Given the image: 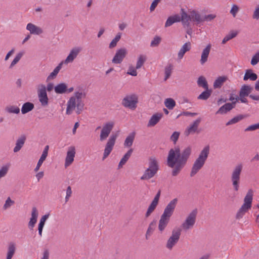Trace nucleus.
<instances>
[{"mask_svg": "<svg viewBox=\"0 0 259 259\" xmlns=\"http://www.w3.org/2000/svg\"><path fill=\"white\" fill-rule=\"evenodd\" d=\"M192 153V148L188 146L181 151L179 147L169 150L167 158V165L172 168L171 175L177 176L186 164Z\"/></svg>", "mask_w": 259, "mask_h": 259, "instance_id": "obj_1", "label": "nucleus"}, {"mask_svg": "<svg viewBox=\"0 0 259 259\" xmlns=\"http://www.w3.org/2000/svg\"><path fill=\"white\" fill-rule=\"evenodd\" d=\"M86 97V93L82 89L76 91L67 103L66 114L70 115L74 110L76 108V112L77 114H80L83 109L84 103L82 99Z\"/></svg>", "mask_w": 259, "mask_h": 259, "instance_id": "obj_2", "label": "nucleus"}, {"mask_svg": "<svg viewBox=\"0 0 259 259\" xmlns=\"http://www.w3.org/2000/svg\"><path fill=\"white\" fill-rule=\"evenodd\" d=\"M209 153V147H204L194 161L190 171V177H194L203 167Z\"/></svg>", "mask_w": 259, "mask_h": 259, "instance_id": "obj_3", "label": "nucleus"}, {"mask_svg": "<svg viewBox=\"0 0 259 259\" xmlns=\"http://www.w3.org/2000/svg\"><path fill=\"white\" fill-rule=\"evenodd\" d=\"M159 170V164L157 159L151 157L149 159L148 167L145 170L141 177L142 180H148L153 178Z\"/></svg>", "mask_w": 259, "mask_h": 259, "instance_id": "obj_4", "label": "nucleus"}, {"mask_svg": "<svg viewBox=\"0 0 259 259\" xmlns=\"http://www.w3.org/2000/svg\"><path fill=\"white\" fill-rule=\"evenodd\" d=\"M253 199V191L251 189L248 191L244 199V203L236 214V219L242 218L244 214L251 207Z\"/></svg>", "mask_w": 259, "mask_h": 259, "instance_id": "obj_5", "label": "nucleus"}, {"mask_svg": "<svg viewBox=\"0 0 259 259\" xmlns=\"http://www.w3.org/2000/svg\"><path fill=\"white\" fill-rule=\"evenodd\" d=\"M243 169L242 164L236 165L232 172L231 179L232 183L234 189L237 191L239 187V182L240 179V175Z\"/></svg>", "mask_w": 259, "mask_h": 259, "instance_id": "obj_6", "label": "nucleus"}, {"mask_svg": "<svg viewBox=\"0 0 259 259\" xmlns=\"http://www.w3.org/2000/svg\"><path fill=\"white\" fill-rule=\"evenodd\" d=\"M138 102V96L135 94L126 95L122 100L121 105L131 110H135Z\"/></svg>", "mask_w": 259, "mask_h": 259, "instance_id": "obj_7", "label": "nucleus"}, {"mask_svg": "<svg viewBox=\"0 0 259 259\" xmlns=\"http://www.w3.org/2000/svg\"><path fill=\"white\" fill-rule=\"evenodd\" d=\"M197 214V209H194L187 215L181 225L184 230L187 231L193 227L196 223Z\"/></svg>", "mask_w": 259, "mask_h": 259, "instance_id": "obj_8", "label": "nucleus"}, {"mask_svg": "<svg viewBox=\"0 0 259 259\" xmlns=\"http://www.w3.org/2000/svg\"><path fill=\"white\" fill-rule=\"evenodd\" d=\"M37 96L38 100L43 107H46L49 104V98L46 92V87L44 84L38 85L37 89Z\"/></svg>", "mask_w": 259, "mask_h": 259, "instance_id": "obj_9", "label": "nucleus"}, {"mask_svg": "<svg viewBox=\"0 0 259 259\" xmlns=\"http://www.w3.org/2000/svg\"><path fill=\"white\" fill-rule=\"evenodd\" d=\"M114 123L113 121L107 122L103 125L99 137L100 141H104L109 137L114 127Z\"/></svg>", "mask_w": 259, "mask_h": 259, "instance_id": "obj_10", "label": "nucleus"}, {"mask_svg": "<svg viewBox=\"0 0 259 259\" xmlns=\"http://www.w3.org/2000/svg\"><path fill=\"white\" fill-rule=\"evenodd\" d=\"M116 138V135H112L108 139L104 150L103 160L106 159L112 151Z\"/></svg>", "mask_w": 259, "mask_h": 259, "instance_id": "obj_11", "label": "nucleus"}, {"mask_svg": "<svg viewBox=\"0 0 259 259\" xmlns=\"http://www.w3.org/2000/svg\"><path fill=\"white\" fill-rule=\"evenodd\" d=\"M178 201L177 198H175L171 200L164 208L162 215L170 218L174 212Z\"/></svg>", "mask_w": 259, "mask_h": 259, "instance_id": "obj_12", "label": "nucleus"}, {"mask_svg": "<svg viewBox=\"0 0 259 259\" xmlns=\"http://www.w3.org/2000/svg\"><path fill=\"white\" fill-rule=\"evenodd\" d=\"M126 50L124 48L117 50L112 60V63L117 64H120L126 56Z\"/></svg>", "mask_w": 259, "mask_h": 259, "instance_id": "obj_13", "label": "nucleus"}, {"mask_svg": "<svg viewBox=\"0 0 259 259\" xmlns=\"http://www.w3.org/2000/svg\"><path fill=\"white\" fill-rule=\"evenodd\" d=\"M75 155V148L74 146H70L68 148L65 161V167L70 165L74 161Z\"/></svg>", "mask_w": 259, "mask_h": 259, "instance_id": "obj_14", "label": "nucleus"}, {"mask_svg": "<svg viewBox=\"0 0 259 259\" xmlns=\"http://www.w3.org/2000/svg\"><path fill=\"white\" fill-rule=\"evenodd\" d=\"M81 51V48L80 47H75L73 48L70 52L69 55L64 61L63 63L67 64L72 63L74 60L77 57V55Z\"/></svg>", "mask_w": 259, "mask_h": 259, "instance_id": "obj_15", "label": "nucleus"}, {"mask_svg": "<svg viewBox=\"0 0 259 259\" xmlns=\"http://www.w3.org/2000/svg\"><path fill=\"white\" fill-rule=\"evenodd\" d=\"M201 122V118H198L191 123L185 130V135L186 136H189L191 134H194L197 132L198 126Z\"/></svg>", "mask_w": 259, "mask_h": 259, "instance_id": "obj_16", "label": "nucleus"}, {"mask_svg": "<svg viewBox=\"0 0 259 259\" xmlns=\"http://www.w3.org/2000/svg\"><path fill=\"white\" fill-rule=\"evenodd\" d=\"M38 215V212L37 208L35 207H33L32 208V211L31 213V218L28 223V227L30 229H32L35 226L37 222V217Z\"/></svg>", "mask_w": 259, "mask_h": 259, "instance_id": "obj_17", "label": "nucleus"}, {"mask_svg": "<svg viewBox=\"0 0 259 259\" xmlns=\"http://www.w3.org/2000/svg\"><path fill=\"white\" fill-rule=\"evenodd\" d=\"M49 149V146L48 145H47L45 146V147L43 150L42 153V154L37 163V165H36L35 168L34 169V170L35 172L39 170V169L40 167L41 166V165H42V163L46 160V159L48 156Z\"/></svg>", "mask_w": 259, "mask_h": 259, "instance_id": "obj_18", "label": "nucleus"}, {"mask_svg": "<svg viewBox=\"0 0 259 259\" xmlns=\"http://www.w3.org/2000/svg\"><path fill=\"white\" fill-rule=\"evenodd\" d=\"M170 218L169 217L161 215L159 221L158 223V230L161 233L162 232L166 226H167L169 221Z\"/></svg>", "mask_w": 259, "mask_h": 259, "instance_id": "obj_19", "label": "nucleus"}, {"mask_svg": "<svg viewBox=\"0 0 259 259\" xmlns=\"http://www.w3.org/2000/svg\"><path fill=\"white\" fill-rule=\"evenodd\" d=\"M26 29L32 34L39 35L43 32V30L40 27L31 23L27 24Z\"/></svg>", "mask_w": 259, "mask_h": 259, "instance_id": "obj_20", "label": "nucleus"}, {"mask_svg": "<svg viewBox=\"0 0 259 259\" xmlns=\"http://www.w3.org/2000/svg\"><path fill=\"white\" fill-rule=\"evenodd\" d=\"M26 140V138L24 135H21L16 140L15 146L13 149L14 153L19 151L23 147Z\"/></svg>", "mask_w": 259, "mask_h": 259, "instance_id": "obj_21", "label": "nucleus"}, {"mask_svg": "<svg viewBox=\"0 0 259 259\" xmlns=\"http://www.w3.org/2000/svg\"><path fill=\"white\" fill-rule=\"evenodd\" d=\"M182 229L180 228H175L172 231L171 236L169 238L167 243H175L179 240L181 235Z\"/></svg>", "mask_w": 259, "mask_h": 259, "instance_id": "obj_22", "label": "nucleus"}, {"mask_svg": "<svg viewBox=\"0 0 259 259\" xmlns=\"http://www.w3.org/2000/svg\"><path fill=\"white\" fill-rule=\"evenodd\" d=\"M163 116L162 113H156L153 114L150 118L147 126L149 127L155 126Z\"/></svg>", "mask_w": 259, "mask_h": 259, "instance_id": "obj_23", "label": "nucleus"}, {"mask_svg": "<svg viewBox=\"0 0 259 259\" xmlns=\"http://www.w3.org/2000/svg\"><path fill=\"white\" fill-rule=\"evenodd\" d=\"M210 49L211 45L209 44L203 50L200 60V62L201 65H203L207 61L208 57L210 51Z\"/></svg>", "mask_w": 259, "mask_h": 259, "instance_id": "obj_24", "label": "nucleus"}, {"mask_svg": "<svg viewBox=\"0 0 259 259\" xmlns=\"http://www.w3.org/2000/svg\"><path fill=\"white\" fill-rule=\"evenodd\" d=\"M234 108V103L230 104L227 103L221 106L217 111L216 114H224L231 111Z\"/></svg>", "mask_w": 259, "mask_h": 259, "instance_id": "obj_25", "label": "nucleus"}, {"mask_svg": "<svg viewBox=\"0 0 259 259\" xmlns=\"http://www.w3.org/2000/svg\"><path fill=\"white\" fill-rule=\"evenodd\" d=\"M191 49V43L190 42L184 44L180 50L178 56L179 59H182L185 54Z\"/></svg>", "mask_w": 259, "mask_h": 259, "instance_id": "obj_26", "label": "nucleus"}, {"mask_svg": "<svg viewBox=\"0 0 259 259\" xmlns=\"http://www.w3.org/2000/svg\"><path fill=\"white\" fill-rule=\"evenodd\" d=\"M228 77L226 76H221L218 77L214 81L213 87L214 89H220L227 81Z\"/></svg>", "mask_w": 259, "mask_h": 259, "instance_id": "obj_27", "label": "nucleus"}, {"mask_svg": "<svg viewBox=\"0 0 259 259\" xmlns=\"http://www.w3.org/2000/svg\"><path fill=\"white\" fill-rule=\"evenodd\" d=\"M257 78V75L255 73L252 72V70L247 69L246 70L243 77L244 80L245 81L249 79L250 80L255 81Z\"/></svg>", "mask_w": 259, "mask_h": 259, "instance_id": "obj_28", "label": "nucleus"}, {"mask_svg": "<svg viewBox=\"0 0 259 259\" xmlns=\"http://www.w3.org/2000/svg\"><path fill=\"white\" fill-rule=\"evenodd\" d=\"M180 20L181 18L178 15H175L172 16H170L167 18L165 23V27H169L172 25L175 22H180Z\"/></svg>", "mask_w": 259, "mask_h": 259, "instance_id": "obj_29", "label": "nucleus"}, {"mask_svg": "<svg viewBox=\"0 0 259 259\" xmlns=\"http://www.w3.org/2000/svg\"><path fill=\"white\" fill-rule=\"evenodd\" d=\"M252 90V88L250 85L244 84L240 89L239 96H249V94Z\"/></svg>", "mask_w": 259, "mask_h": 259, "instance_id": "obj_30", "label": "nucleus"}, {"mask_svg": "<svg viewBox=\"0 0 259 259\" xmlns=\"http://www.w3.org/2000/svg\"><path fill=\"white\" fill-rule=\"evenodd\" d=\"M190 18H191L192 21L196 22L197 24L204 21L203 17H202L200 15L195 11H192L190 12Z\"/></svg>", "mask_w": 259, "mask_h": 259, "instance_id": "obj_31", "label": "nucleus"}, {"mask_svg": "<svg viewBox=\"0 0 259 259\" xmlns=\"http://www.w3.org/2000/svg\"><path fill=\"white\" fill-rule=\"evenodd\" d=\"M63 64V62H61L59 64V65L54 69L53 72H52L50 74V75L47 77V80H50L56 78L58 73L62 68Z\"/></svg>", "mask_w": 259, "mask_h": 259, "instance_id": "obj_32", "label": "nucleus"}, {"mask_svg": "<svg viewBox=\"0 0 259 259\" xmlns=\"http://www.w3.org/2000/svg\"><path fill=\"white\" fill-rule=\"evenodd\" d=\"M54 90L57 94H62L65 93L67 91V85L65 83H59L55 87Z\"/></svg>", "mask_w": 259, "mask_h": 259, "instance_id": "obj_33", "label": "nucleus"}, {"mask_svg": "<svg viewBox=\"0 0 259 259\" xmlns=\"http://www.w3.org/2000/svg\"><path fill=\"white\" fill-rule=\"evenodd\" d=\"M133 152V149H130L123 156V157L120 160L119 164H118V168H120L122 167V166L127 162L130 157H131L132 153Z\"/></svg>", "mask_w": 259, "mask_h": 259, "instance_id": "obj_34", "label": "nucleus"}, {"mask_svg": "<svg viewBox=\"0 0 259 259\" xmlns=\"http://www.w3.org/2000/svg\"><path fill=\"white\" fill-rule=\"evenodd\" d=\"M135 135L136 133L135 132H132L126 138L124 142V146L125 147H130L132 146L135 139Z\"/></svg>", "mask_w": 259, "mask_h": 259, "instance_id": "obj_35", "label": "nucleus"}, {"mask_svg": "<svg viewBox=\"0 0 259 259\" xmlns=\"http://www.w3.org/2000/svg\"><path fill=\"white\" fill-rule=\"evenodd\" d=\"M34 107V104L30 102L25 103L22 106L21 112L26 114L31 111Z\"/></svg>", "mask_w": 259, "mask_h": 259, "instance_id": "obj_36", "label": "nucleus"}, {"mask_svg": "<svg viewBox=\"0 0 259 259\" xmlns=\"http://www.w3.org/2000/svg\"><path fill=\"white\" fill-rule=\"evenodd\" d=\"M245 117H246V116L245 115L239 114V115L234 117L233 118L230 119L229 121H228L226 123V125L227 126H228L230 125L235 124V123L239 122L243 119H244Z\"/></svg>", "mask_w": 259, "mask_h": 259, "instance_id": "obj_37", "label": "nucleus"}, {"mask_svg": "<svg viewBox=\"0 0 259 259\" xmlns=\"http://www.w3.org/2000/svg\"><path fill=\"white\" fill-rule=\"evenodd\" d=\"M173 69V66L171 64H168L164 68V80L166 81L170 76Z\"/></svg>", "mask_w": 259, "mask_h": 259, "instance_id": "obj_38", "label": "nucleus"}, {"mask_svg": "<svg viewBox=\"0 0 259 259\" xmlns=\"http://www.w3.org/2000/svg\"><path fill=\"white\" fill-rule=\"evenodd\" d=\"M197 84L199 87H202L205 90H207L208 88L207 82L205 78L203 76L198 77Z\"/></svg>", "mask_w": 259, "mask_h": 259, "instance_id": "obj_39", "label": "nucleus"}, {"mask_svg": "<svg viewBox=\"0 0 259 259\" xmlns=\"http://www.w3.org/2000/svg\"><path fill=\"white\" fill-rule=\"evenodd\" d=\"M181 20L184 25L188 27L190 25L189 21L191 20L190 14L188 15L186 12H183L181 15Z\"/></svg>", "mask_w": 259, "mask_h": 259, "instance_id": "obj_40", "label": "nucleus"}, {"mask_svg": "<svg viewBox=\"0 0 259 259\" xmlns=\"http://www.w3.org/2000/svg\"><path fill=\"white\" fill-rule=\"evenodd\" d=\"M156 221L155 220H153L150 223L148 226L146 234V238H148V236H150L153 233L156 228Z\"/></svg>", "mask_w": 259, "mask_h": 259, "instance_id": "obj_41", "label": "nucleus"}, {"mask_svg": "<svg viewBox=\"0 0 259 259\" xmlns=\"http://www.w3.org/2000/svg\"><path fill=\"white\" fill-rule=\"evenodd\" d=\"M176 104L175 101L172 98H167L164 101V105L169 110L173 109Z\"/></svg>", "mask_w": 259, "mask_h": 259, "instance_id": "obj_42", "label": "nucleus"}, {"mask_svg": "<svg viewBox=\"0 0 259 259\" xmlns=\"http://www.w3.org/2000/svg\"><path fill=\"white\" fill-rule=\"evenodd\" d=\"M211 94V91L209 90L208 88L207 90H205V91H203L201 94H200L197 98L199 100H206L209 98Z\"/></svg>", "mask_w": 259, "mask_h": 259, "instance_id": "obj_43", "label": "nucleus"}, {"mask_svg": "<svg viewBox=\"0 0 259 259\" xmlns=\"http://www.w3.org/2000/svg\"><path fill=\"white\" fill-rule=\"evenodd\" d=\"M5 110L9 113L19 114L20 113L19 108L14 105L7 106L5 108Z\"/></svg>", "mask_w": 259, "mask_h": 259, "instance_id": "obj_44", "label": "nucleus"}, {"mask_svg": "<svg viewBox=\"0 0 259 259\" xmlns=\"http://www.w3.org/2000/svg\"><path fill=\"white\" fill-rule=\"evenodd\" d=\"M157 204H158L157 203L154 202L153 201H152V202L149 206V207L147 209V210L145 213L146 218H148L151 215V214L153 212V211L156 208Z\"/></svg>", "mask_w": 259, "mask_h": 259, "instance_id": "obj_45", "label": "nucleus"}, {"mask_svg": "<svg viewBox=\"0 0 259 259\" xmlns=\"http://www.w3.org/2000/svg\"><path fill=\"white\" fill-rule=\"evenodd\" d=\"M238 31H231L228 34H227L223 39L222 44H225L229 40L234 38L238 34Z\"/></svg>", "mask_w": 259, "mask_h": 259, "instance_id": "obj_46", "label": "nucleus"}, {"mask_svg": "<svg viewBox=\"0 0 259 259\" xmlns=\"http://www.w3.org/2000/svg\"><path fill=\"white\" fill-rule=\"evenodd\" d=\"M24 54V52H20L17 54L16 56L15 57L14 59L11 62L9 68H12L20 61Z\"/></svg>", "mask_w": 259, "mask_h": 259, "instance_id": "obj_47", "label": "nucleus"}, {"mask_svg": "<svg viewBox=\"0 0 259 259\" xmlns=\"http://www.w3.org/2000/svg\"><path fill=\"white\" fill-rule=\"evenodd\" d=\"M146 60V57L143 55H140L138 58L136 64V68L139 69L141 68Z\"/></svg>", "mask_w": 259, "mask_h": 259, "instance_id": "obj_48", "label": "nucleus"}, {"mask_svg": "<svg viewBox=\"0 0 259 259\" xmlns=\"http://www.w3.org/2000/svg\"><path fill=\"white\" fill-rule=\"evenodd\" d=\"M121 36V33L118 32L115 37L112 40L111 42L109 44V48L110 49H112L116 47L117 43L120 40Z\"/></svg>", "mask_w": 259, "mask_h": 259, "instance_id": "obj_49", "label": "nucleus"}, {"mask_svg": "<svg viewBox=\"0 0 259 259\" xmlns=\"http://www.w3.org/2000/svg\"><path fill=\"white\" fill-rule=\"evenodd\" d=\"M16 247L13 244H11L8 250L6 259H11L15 253Z\"/></svg>", "mask_w": 259, "mask_h": 259, "instance_id": "obj_50", "label": "nucleus"}, {"mask_svg": "<svg viewBox=\"0 0 259 259\" xmlns=\"http://www.w3.org/2000/svg\"><path fill=\"white\" fill-rule=\"evenodd\" d=\"M10 166V164L3 165L0 169V179L4 177L8 173Z\"/></svg>", "mask_w": 259, "mask_h": 259, "instance_id": "obj_51", "label": "nucleus"}, {"mask_svg": "<svg viewBox=\"0 0 259 259\" xmlns=\"http://www.w3.org/2000/svg\"><path fill=\"white\" fill-rule=\"evenodd\" d=\"M15 203L14 201L12 200L10 197H9L6 200L5 204L3 205V208L4 210H7L13 205Z\"/></svg>", "mask_w": 259, "mask_h": 259, "instance_id": "obj_52", "label": "nucleus"}, {"mask_svg": "<svg viewBox=\"0 0 259 259\" xmlns=\"http://www.w3.org/2000/svg\"><path fill=\"white\" fill-rule=\"evenodd\" d=\"M239 11V7L237 5L234 4L232 6V8L230 11V13L233 16V17L235 18Z\"/></svg>", "mask_w": 259, "mask_h": 259, "instance_id": "obj_53", "label": "nucleus"}, {"mask_svg": "<svg viewBox=\"0 0 259 259\" xmlns=\"http://www.w3.org/2000/svg\"><path fill=\"white\" fill-rule=\"evenodd\" d=\"M259 62V51L257 52L252 57L251 60V64L255 65Z\"/></svg>", "mask_w": 259, "mask_h": 259, "instance_id": "obj_54", "label": "nucleus"}, {"mask_svg": "<svg viewBox=\"0 0 259 259\" xmlns=\"http://www.w3.org/2000/svg\"><path fill=\"white\" fill-rule=\"evenodd\" d=\"M180 133L179 132H175L170 136V139L176 144L180 136Z\"/></svg>", "mask_w": 259, "mask_h": 259, "instance_id": "obj_55", "label": "nucleus"}, {"mask_svg": "<svg viewBox=\"0 0 259 259\" xmlns=\"http://www.w3.org/2000/svg\"><path fill=\"white\" fill-rule=\"evenodd\" d=\"M259 129V122L248 126L245 129V132L254 131Z\"/></svg>", "mask_w": 259, "mask_h": 259, "instance_id": "obj_56", "label": "nucleus"}, {"mask_svg": "<svg viewBox=\"0 0 259 259\" xmlns=\"http://www.w3.org/2000/svg\"><path fill=\"white\" fill-rule=\"evenodd\" d=\"M161 41V38L158 36H156L154 37L153 39L151 41L150 46L151 47L157 46Z\"/></svg>", "mask_w": 259, "mask_h": 259, "instance_id": "obj_57", "label": "nucleus"}, {"mask_svg": "<svg viewBox=\"0 0 259 259\" xmlns=\"http://www.w3.org/2000/svg\"><path fill=\"white\" fill-rule=\"evenodd\" d=\"M229 101L232 102L231 103H230V104H233V103H234V107H235L236 106V103L239 100V97H238V96H237L235 97L234 94H231L230 95V97H229Z\"/></svg>", "mask_w": 259, "mask_h": 259, "instance_id": "obj_58", "label": "nucleus"}, {"mask_svg": "<svg viewBox=\"0 0 259 259\" xmlns=\"http://www.w3.org/2000/svg\"><path fill=\"white\" fill-rule=\"evenodd\" d=\"M136 69H137L135 68L134 67L131 66L129 67L128 72H127V73L132 76H136L137 75V72Z\"/></svg>", "mask_w": 259, "mask_h": 259, "instance_id": "obj_59", "label": "nucleus"}, {"mask_svg": "<svg viewBox=\"0 0 259 259\" xmlns=\"http://www.w3.org/2000/svg\"><path fill=\"white\" fill-rule=\"evenodd\" d=\"M215 17V16L214 15L209 14L207 15H205L204 17H203V19H204V21H209L213 19Z\"/></svg>", "mask_w": 259, "mask_h": 259, "instance_id": "obj_60", "label": "nucleus"}, {"mask_svg": "<svg viewBox=\"0 0 259 259\" xmlns=\"http://www.w3.org/2000/svg\"><path fill=\"white\" fill-rule=\"evenodd\" d=\"M252 17L256 20L259 19V6L255 9Z\"/></svg>", "mask_w": 259, "mask_h": 259, "instance_id": "obj_61", "label": "nucleus"}, {"mask_svg": "<svg viewBox=\"0 0 259 259\" xmlns=\"http://www.w3.org/2000/svg\"><path fill=\"white\" fill-rule=\"evenodd\" d=\"M49 217V214H45V215H43L41 218L39 223L45 225V222L48 219Z\"/></svg>", "mask_w": 259, "mask_h": 259, "instance_id": "obj_62", "label": "nucleus"}, {"mask_svg": "<svg viewBox=\"0 0 259 259\" xmlns=\"http://www.w3.org/2000/svg\"><path fill=\"white\" fill-rule=\"evenodd\" d=\"M160 190H159L157 193L156 195H155V196L154 197L153 200H152L153 201L157 203H158V201L160 196Z\"/></svg>", "mask_w": 259, "mask_h": 259, "instance_id": "obj_63", "label": "nucleus"}, {"mask_svg": "<svg viewBox=\"0 0 259 259\" xmlns=\"http://www.w3.org/2000/svg\"><path fill=\"white\" fill-rule=\"evenodd\" d=\"M49 250L46 249L44 251L43 253V256L41 259H49Z\"/></svg>", "mask_w": 259, "mask_h": 259, "instance_id": "obj_64", "label": "nucleus"}]
</instances>
